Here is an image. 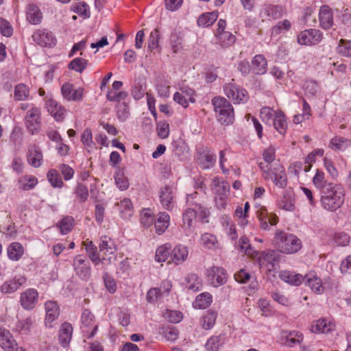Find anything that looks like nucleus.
Here are the masks:
<instances>
[{"instance_id": "44", "label": "nucleus", "mask_w": 351, "mask_h": 351, "mask_svg": "<svg viewBox=\"0 0 351 351\" xmlns=\"http://www.w3.org/2000/svg\"><path fill=\"white\" fill-rule=\"evenodd\" d=\"M83 245L85 247L86 251L90 258V259L93 261L95 265H98L101 261V258L99 255L97 253V248L93 244V241L87 239L82 243Z\"/></svg>"}, {"instance_id": "10", "label": "nucleus", "mask_w": 351, "mask_h": 351, "mask_svg": "<svg viewBox=\"0 0 351 351\" xmlns=\"http://www.w3.org/2000/svg\"><path fill=\"white\" fill-rule=\"evenodd\" d=\"M40 110L36 107L29 109L25 117V126L29 133L36 134L40 129Z\"/></svg>"}, {"instance_id": "41", "label": "nucleus", "mask_w": 351, "mask_h": 351, "mask_svg": "<svg viewBox=\"0 0 351 351\" xmlns=\"http://www.w3.org/2000/svg\"><path fill=\"white\" fill-rule=\"evenodd\" d=\"M30 97V88L25 84L20 83L14 86V99L15 101H26Z\"/></svg>"}, {"instance_id": "16", "label": "nucleus", "mask_w": 351, "mask_h": 351, "mask_svg": "<svg viewBox=\"0 0 351 351\" xmlns=\"http://www.w3.org/2000/svg\"><path fill=\"white\" fill-rule=\"evenodd\" d=\"M27 278L24 275H16L13 278L5 280L0 287L1 293L8 294L15 293L21 287L25 285Z\"/></svg>"}, {"instance_id": "45", "label": "nucleus", "mask_w": 351, "mask_h": 351, "mask_svg": "<svg viewBox=\"0 0 351 351\" xmlns=\"http://www.w3.org/2000/svg\"><path fill=\"white\" fill-rule=\"evenodd\" d=\"M7 253L10 259L19 261L24 253V249L20 243L14 242L8 246Z\"/></svg>"}, {"instance_id": "49", "label": "nucleus", "mask_w": 351, "mask_h": 351, "mask_svg": "<svg viewBox=\"0 0 351 351\" xmlns=\"http://www.w3.org/2000/svg\"><path fill=\"white\" fill-rule=\"evenodd\" d=\"M81 141L88 152H93L95 147V143L93 141V135L90 129L86 128L81 136Z\"/></svg>"}, {"instance_id": "19", "label": "nucleus", "mask_w": 351, "mask_h": 351, "mask_svg": "<svg viewBox=\"0 0 351 351\" xmlns=\"http://www.w3.org/2000/svg\"><path fill=\"white\" fill-rule=\"evenodd\" d=\"M77 276L82 279H86L90 276V266L89 262L82 256L75 257L73 263Z\"/></svg>"}, {"instance_id": "60", "label": "nucleus", "mask_w": 351, "mask_h": 351, "mask_svg": "<svg viewBox=\"0 0 351 351\" xmlns=\"http://www.w3.org/2000/svg\"><path fill=\"white\" fill-rule=\"evenodd\" d=\"M87 66V60L82 58H74L69 64V69L82 73Z\"/></svg>"}, {"instance_id": "12", "label": "nucleus", "mask_w": 351, "mask_h": 351, "mask_svg": "<svg viewBox=\"0 0 351 351\" xmlns=\"http://www.w3.org/2000/svg\"><path fill=\"white\" fill-rule=\"evenodd\" d=\"M102 260L108 261L111 263L114 259L117 247L114 241L108 236H102L99 245Z\"/></svg>"}, {"instance_id": "31", "label": "nucleus", "mask_w": 351, "mask_h": 351, "mask_svg": "<svg viewBox=\"0 0 351 351\" xmlns=\"http://www.w3.org/2000/svg\"><path fill=\"white\" fill-rule=\"evenodd\" d=\"M272 125L280 134L285 135L286 134L288 125L287 117L282 111L276 110L274 112Z\"/></svg>"}, {"instance_id": "11", "label": "nucleus", "mask_w": 351, "mask_h": 351, "mask_svg": "<svg viewBox=\"0 0 351 351\" xmlns=\"http://www.w3.org/2000/svg\"><path fill=\"white\" fill-rule=\"evenodd\" d=\"M39 293L36 289L28 288L20 293L19 303L26 311L33 310L37 305Z\"/></svg>"}, {"instance_id": "63", "label": "nucleus", "mask_w": 351, "mask_h": 351, "mask_svg": "<svg viewBox=\"0 0 351 351\" xmlns=\"http://www.w3.org/2000/svg\"><path fill=\"white\" fill-rule=\"evenodd\" d=\"M258 307L261 311V314L263 316L269 317L271 316L274 311L273 310V308L270 305L269 302L266 299H260L258 300Z\"/></svg>"}, {"instance_id": "1", "label": "nucleus", "mask_w": 351, "mask_h": 351, "mask_svg": "<svg viewBox=\"0 0 351 351\" xmlns=\"http://www.w3.org/2000/svg\"><path fill=\"white\" fill-rule=\"evenodd\" d=\"M262 178L265 181L271 182L278 189H284L288 183L287 175L285 167L280 163H259Z\"/></svg>"}, {"instance_id": "33", "label": "nucleus", "mask_w": 351, "mask_h": 351, "mask_svg": "<svg viewBox=\"0 0 351 351\" xmlns=\"http://www.w3.org/2000/svg\"><path fill=\"white\" fill-rule=\"evenodd\" d=\"M280 278L284 282L294 286H298L304 280V276L291 271H282L279 274Z\"/></svg>"}, {"instance_id": "38", "label": "nucleus", "mask_w": 351, "mask_h": 351, "mask_svg": "<svg viewBox=\"0 0 351 351\" xmlns=\"http://www.w3.org/2000/svg\"><path fill=\"white\" fill-rule=\"evenodd\" d=\"M38 178L32 175H25L21 177L17 182L19 189L29 191L33 189L38 184Z\"/></svg>"}, {"instance_id": "40", "label": "nucleus", "mask_w": 351, "mask_h": 351, "mask_svg": "<svg viewBox=\"0 0 351 351\" xmlns=\"http://www.w3.org/2000/svg\"><path fill=\"white\" fill-rule=\"evenodd\" d=\"M199 243L208 250H215L219 247V243L215 235L211 233H204L201 235Z\"/></svg>"}, {"instance_id": "17", "label": "nucleus", "mask_w": 351, "mask_h": 351, "mask_svg": "<svg viewBox=\"0 0 351 351\" xmlns=\"http://www.w3.org/2000/svg\"><path fill=\"white\" fill-rule=\"evenodd\" d=\"M206 276L211 285L217 287L226 283L227 274L226 271L220 267L213 266L207 269Z\"/></svg>"}, {"instance_id": "8", "label": "nucleus", "mask_w": 351, "mask_h": 351, "mask_svg": "<svg viewBox=\"0 0 351 351\" xmlns=\"http://www.w3.org/2000/svg\"><path fill=\"white\" fill-rule=\"evenodd\" d=\"M81 322V330L84 336L88 339L93 337L98 330V324L95 315L88 309H84L82 312Z\"/></svg>"}, {"instance_id": "48", "label": "nucleus", "mask_w": 351, "mask_h": 351, "mask_svg": "<svg viewBox=\"0 0 351 351\" xmlns=\"http://www.w3.org/2000/svg\"><path fill=\"white\" fill-rule=\"evenodd\" d=\"M226 341L225 334L212 336L206 343V348L208 350L217 351Z\"/></svg>"}, {"instance_id": "57", "label": "nucleus", "mask_w": 351, "mask_h": 351, "mask_svg": "<svg viewBox=\"0 0 351 351\" xmlns=\"http://www.w3.org/2000/svg\"><path fill=\"white\" fill-rule=\"evenodd\" d=\"M171 245L169 243L159 246L156 251L155 260L156 262H165L169 256Z\"/></svg>"}, {"instance_id": "35", "label": "nucleus", "mask_w": 351, "mask_h": 351, "mask_svg": "<svg viewBox=\"0 0 351 351\" xmlns=\"http://www.w3.org/2000/svg\"><path fill=\"white\" fill-rule=\"evenodd\" d=\"M304 278V280L303 282H304L305 285L309 287L315 293H321L323 291L324 288L322 285V280L314 273L306 274Z\"/></svg>"}, {"instance_id": "14", "label": "nucleus", "mask_w": 351, "mask_h": 351, "mask_svg": "<svg viewBox=\"0 0 351 351\" xmlns=\"http://www.w3.org/2000/svg\"><path fill=\"white\" fill-rule=\"evenodd\" d=\"M45 106L56 121L61 122L64 119L67 110L56 100L51 97H46Z\"/></svg>"}, {"instance_id": "64", "label": "nucleus", "mask_w": 351, "mask_h": 351, "mask_svg": "<svg viewBox=\"0 0 351 351\" xmlns=\"http://www.w3.org/2000/svg\"><path fill=\"white\" fill-rule=\"evenodd\" d=\"M115 184L121 191H125L129 187V180L123 173H117L114 176Z\"/></svg>"}, {"instance_id": "61", "label": "nucleus", "mask_w": 351, "mask_h": 351, "mask_svg": "<svg viewBox=\"0 0 351 351\" xmlns=\"http://www.w3.org/2000/svg\"><path fill=\"white\" fill-rule=\"evenodd\" d=\"M75 194L80 202H86L88 197V191L87 186L82 183H78L75 189Z\"/></svg>"}, {"instance_id": "4", "label": "nucleus", "mask_w": 351, "mask_h": 351, "mask_svg": "<svg viewBox=\"0 0 351 351\" xmlns=\"http://www.w3.org/2000/svg\"><path fill=\"white\" fill-rule=\"evenodd\" d=\"M274 241L280 252L284 254L295 253L302 247L301 241L296 236L281 230L276 231Z\"/></svg>"}, {"instance_id": "9", "label": "nucleus", "mask_w": 351, "mask_h": 351, "mask_svg": "<svg viewBox=\"0 0 351 351\" xmlns=\"http://www.w3.org/2000/svg\"><path fill=\"white\" fill-rule=\"evenodd\" d=\"M284 10L281 5L265 3L259 10V17L262 21L276 20L283 16Z\"/></svg>"}, {"instance_id": "32", "label": "nucleus", "mask_w": 351, "mask_h": 351, "mask_svg": "<svg viewBox=\"0 0 351 351\" xmlns=\"http://www.w3.org/2000/svg\"><path fill=\"white\" fill-rule=\"evenodd\" d=\"M170 224V216L166 212H160L158 214L157 219H154L156 232L158 234H162L168 228Z\"/></svg>"}, {"instance_id": "23", "label": "nucleus", "mask_w": 351, "mask_h": 351, "mask_svg": "<svg viewBox=\"0 0 351 351\" xmlns=\"http://www.w3.org/2000/svg\"><path fill=\"white\" fill-rule=\"evenodd\" d=\"M319 22L320 27L324 29H330L334 24L332 10L326 5L320 7L319 11Z\"/></svg>"}, {"instance_id": "46", "label": "nucleus", "mask_w": 351, "mask_h": 351, "mask_svg": "<svg viewBox=\"0 0 351 351\" xmlns=\"http://www.w3.org/2000/svg\"><path fill=\"white\" fill-rule=\"evenodd\" d=\"M212 301V295L208 292H204L196 297L193 305L195 308L205 309L210 305Z\"/></svg>"}, {"instance_id": "59", "label": "nucleus", "mask_w": 351, "mask_h": 351, "mask_svg": "<svg viewBox=\"0 0 351 351\" xmlns=\"http://www.w3.org/2000/svg\"><path fill=\"white\" fill-rule=\"evenodd\" d=\"M154 222V215L149 208H144L141 213V223L145 228L151 227Z\"/></svg>"}, {"instance_id": "26", "label": "nucleus", "mask_w": 351, "mask_h": 351, "mask_svg": "<svg viewBox=\"0 0 351 351\" xmlns=\"http://www.w3.org/2000/svg\"><path fill=\"white\" fill-rule=\"evenodd\" d=\"M204 212L203 207L198 204H193L192 207L186 208L182 214L184 227L191 229L193 222L195 219L199 212Z\"/></svg>"}, {"instance_id": "30", "label": "nucleus", "mask_w": 351, "mask_h": 351, "mask_svg": "<svg viewBox=\"0 0 351 351\" xmlns=\"http://www.w3.org/2000/svg\"><path fill=\"white\" fill-rule=\"evenodd\" d=\"M351 146V139L342 136H335L328 144V147L335 152H343Z\"/></svg>"}, {"instance_id": "21", "label": "nucleus", "mask_w": 351, "mask_h": 351, "mask_svg": "<svg viewBox=\"0 0 351 351\" xmlns=\"http://www.w3.org/2000/svg\"><path fill=\"white\" fill-rule=\"evenodd\" d=\"M0 346L4 351H17L19 346L9 330L0 328Z\"/></svg>"}, {"instance_id": "3", "label": "nucleus", "mask_w": 351, "mask_h": 351, "mask_svg": "<svg viewBox=\"0 0 351 351\" xmlns=\"http://www.w3.org/2000/svg\"><path fill=\"white\" fill-rule=\"evenodd\" d=\"M211 190L215 194V206L219 210L227 208L229 203L230 184L219 176L215 177L210 185Z\"/></svg>"}, {"instance_id": "2", "label": "nucleus", "mask_w": 351, "mask_h": 351, "mask_svg": "<svg viewBox=\"0 0 351 351\" xmlns=\"http://www.w3.org/2000/svg\"><path fill=\"white\" fill-rule=\"evenodd\" d=\"M321 204L324 209L335 211L344 202V191L339 185L330 184L327 189L321 191Z\"/></svg>"}, {"instance_id": "52", "label": "nucleus", "mask_w": 351, "mask_h": 351, "mask_svg": "<svg viewBox=\"0 0 351 351\" xmlns=\"http://www.w3.org/2000/svg\"><path fill=\"white\" fill-rule=\"evenodd\" d=\"M71 10L77 13L83 19H88L90 15L89 6L85 2H78L73 4Z\"/></svg>"}, {"instance_id": "42", "label": "nucleus", "mask_w": 351, "mask_h": 351, "mask_svg": "<svg viewBox=\"0 0 351 351\" xmlns=\"http://www.w3.org/2000/svg\"><path fill=\"white\" fill-rule=\"evenodd\" d=\"M47 179L52 187L62 189L64 183L58 171L56 169H50L47 173Z\"/></svg>"}, {"instance_id": "43", "label": "nucleus", "mask_w": 351, "mask_h": 351, "mask_svg": "<svg viewBox=\"0 0 351 351\" xmlns=\"http://www.w3.org/2000/svg\"><path fill=\"white\" fill-rule=\"evenodd\" d=\"M218 16L219 14L217 11L204 13L199 16L197 19V25L199 27H209L216 21Z\"/></svg>"}, {"instance_id": "55", "label": "nucleus", "mask_w": 351, "mask_h": 351, "mask_svg": "<svg viewBox=\"0 0 351 351\" xmlns=\"http://www.w3.org/2000/svg\"><path fill=\"white\" fill-rule=\"evenodd\" d=\"M337 51L343 57H351V40L341 39Z\"/></svg>"}, {"instance_id": "18", "label": "nucleus", "mask_w": 351, "mask_h": 351, "mask_svg": "<svg viewBox=\"0 0 351 351\" xmlns=\"http://www.w3.org/2000/svg\"><path fill=\"white\" fill-rule=\"evenodd\" d=\"M335 323L329 318H320L313 321L311 325V330L314 333L327 334L335 330Z\"/></svg>"}, {"instance_id": "39", "label": "nucleus", "mask_w": 351, "mask_h": 351, "mask_svg": "<svg viewBox=\"0 0 351 351\" xmlns=\"http://www.w3.org/2000/svg\"><path fill=\"white\" fill-rule=\"evenodd\" d=\"M253 72L256 75L264 74L267 71V62L261 54L256 55L252 61Z\"/></svg>"}, {"instance_id": "13", "label": "nucleus", "mask_w": 351, "mask_h": 351, "mask_svg": "<svg viewBox=\"0 0 351 351\" xmlns=\"http://www.w3.org/2000/svg\"><path fill=\"white\" fill-rule=\"evenodd\" d=\"M323 38V34L316 29H308L301 32L298 36V43L302 45H314Z\"/></svg>"}, {"instance_id": "62", "label": "nucleus", "mask_w": 351, "mask_h": 351, "mask_svg": "<svg viewBox=\"0 0 351 351\" xmlns=\"http://www.w3.org/2000/svg\"><path fill=\"white\" fill-rule=\"evenodd\" d=\"M33 324L34 319L32 317H28L24 319L19 320L17 322L16 330L18 332H27L29 331Z\"/></svg>"}, {"instance_id": "28", "label": "nucleus", "mask_w": 351, "mask_h": 351, "mask_svg": "<svg viewBox=\"0 0 351 351\" xmlns=\"http://www.w3.org/2000/svg\"><path fill=\"white\" fill-rule=\"evenodd\" d=\"M27 160L32 167H40L43 162V156L40 149L36 145L29 147L27 154Z\"/></svg>"}, {"instance_id": "27", "label": "nucleus", "mask_w": 351, "mask_h": 351, "mask_svg": "<svg viewBox=\"0 0 351 351\" xmlns=\"http://www.w3.org/2000/svg\"><path fill=\"white\" fill-rule=\"evenodd\" d=\"M257 215L261 222V228L263 230L268 229V223L271 226H275L278 222V218L276 215L273 213H268L267 210L265 208H261L257 212Z\"/></svg>"}, {"instance_id": "53", "label": "nucleus", "mask_w": 351, "mask_h": 351, "mask_svg": "<svg viewBox=\"0 0 351 351\" xmlns=\"http://www.w3.org/2000/svg\"><path fill=\"white\" fill-rule=\"evenodd\" d=\"M74 219L73 217L66 216L64 217L57 225L62 234H66L72 230L74 226Z\"/></svg>"}, {"instance_id": "36", "label": "nucleus", "mask_w": 351, "mask_h": 351, "mask_svg": "<svg viewBox=\"0 0 351 351\" xmlns=\"http://www.w3.org/2000/svg\"><path fill=\"white\" fill-rule=\"evenodd\" d=\"M276 204L278 208L286 211H293L295 209V199L292 195L285 191L283 196L277 199Z\"/></svg>"}, {"instance_id": "29", "label": "nucleus", "mask_w": 351, "mask_h": 351, "mask_svg": "<svg viewBox=\"0 0 351 351\" xmlns=\"http://www.w3.org/2000/svg\"><path fill=\"white\" fill-rule=\"evenodd\" d=\"M188 255L187 247L182 244L177 245L171 252V261L176 265H180L187 259Z\"/></svg>"}, {"instance_id": "50", "label": "nucleus", "mask_w": 351, "mask_h": 351, "mask_svg": "<svg viewBox=\"0 0 351 351\" xmlns=\"http://www.w3.org/2000/svg\"><path fill=\"white\" fill-rule=\"evenodd\" d=\"M313 184L316 189L320 190L321 191L324 189H327L328 186L331 183L327 182L326 180L325 179V174L323 171L317 169L316 173L313 178Z\"/></svg>"}, {"instance_id": "34", "label": "nucleus", "mask_w": 351, "mask_h": 351, "mask_svg": "<svg viewBox=\"0 0 351 351\" xmlns=\"http://www.w3.org/2000/svg\"><path fill=\"white\" fill-rule=\"evenodd\" d=\"M26 18L31 24L37 25L41 23L43 14L37 5L29 4L26 8Z\"/></svg>"}, {"instance_id": "54", "label": "nucleus", "mask_w": 351, "mask_h": 351, "mask_svg": "<svg viewBox=\"0 0 351 351\" xmlns=\"http://www.w3.org/2000/svg\"><path fill=\"white\" fill-rule=\"evenodd\" d=\"M117 206H119L122 217L126 218L132 215L133 206L130 199H123L120 202L117 203Z\"/></svg>"}, {"instance_id": "37", "label": "nucleus", "mask_w": 351, "mask_h": 351, "mask_svg": "<svg viewBox=\"0 0 351 351\" xmlns=\"http://www.w3.org/2000/svg\"><path fill=\"white\" fill-rule=\"evenodd\" d=\"M73 334V327L71 324L64 322L61 325L59 331V341L63 347H66L71 341Z\"/></svg>"}, {"instance_id": "58", "label": "nucleus", "mask_w": 351, "mask_h": 351, "mask_svg": "<svg viewBox=\"0 0 351 351\" xmlns=\"http://www.w3.org/2000/svg\"><path fill=\"white\" fill-rule=\"evenodd\" d=\"M217 319V313L214 311H208L202 318L201 324L203 328L209 330L212 328Z\"/></svg>"}, {"instance_id": "15", "label": "nucleus", "mask_w": 351, "mask_h": 351, "mask_svg": "<svg viewBox=\"0 0 351 351\" xmlns=\"http://www.w3.org/2000/svg\"><path fill=\"white\" fill-rule=\"evenodd\" d=\"M84 90L82 87L75 88L73 84L66 82L62 85L61 94L68 101H81L84 97Z\"/></svg>"}, {"instance_id": "6", "label": "nucleus", "mask_w": 351, "mask_h": 351, "mask_svg": "<svg viewBox=\"0 0 351 351\" xmlns=\"http://www.w3.org/2000/svg\"><path fill=\"white\" fill-rule=\"evenodd\" d=\"M280 255L274 250H265L258 256V264L262 271L275 272L279 267Z\"/></svg>"}, {"instance_id": "5", "label": "nucleus", "mask_w": 351, "mask_h": 351, "mask_svg": "<svg viewBox=\"0 0 351 351\" xmlns=\"http://www.w3.org/2000/svg\"><path fill=\"white\" fill-rule=\"evenodd\" d=\"M212 104L216 113L217 120L223 125H230L234 121V108L226 99L215 97L212 99Z\"/></svg>"}, {"instance_id": "24", "label": "nucleus", "mask_w": 351, "mask_h": 351, "mask_svg": "<svg viewBox=\"0 0 351 351\" xmlns=\"http://www.w3.org/2000/svg\"><path fill=\"white\" fill-rule=\"evenodd\" d=\"M46 316L45 319V326L51 328L53 327V322L58 319L60 311L56 302L47 301L45 302Z\"/></svg>"}, {"instance_id": "51", "label": "nucleus", "mask_w": 351, "mask_h": 351, "mask_svg": "<svg viewBox=\"0 0 351 351\" xmlns=\"http://www.w3.org/2000/svg\"><path fill=\"white\" fill-rule=\"evenodd\" d=\"M217 43L221 47H229L232 46L235 40V36L230 32H226L224 33H221L217 36H216Z\"/></svg>"}, {"instance_id": "7", "label": "nucleus", "mask_w": 351, "mask_h": 351, "mask_svg": "<svg viewBox=\"0 0 351 351\" xmlns=\"http://www.w3.org/2000/svg\"><path fill=\"white\" fill-rule=\"evenodd\" d=\"M223 92L234 104H245L249 99L247 91L232 82L223 85Z\"/></svg>"}, {"instance_id": "20", "label": "nucleus", "mask_w": 351, "mask_h": 351, "mask_svg": "<svg viewBox=\"0 0 351 351\" xmlns=\"http://www.w3.org/2000/svg\"><path fill=\"white\" fill-rule=\"evenodd\" d=\"M33 40L41 47H51L56 45V38L51 32L38 29L32 35Z\"/></svg>"}, {"instance_id": "47", "label": "nucleus", "mask_w": 351, "mask_h": 351, "mask_svg": "<svg viewBox=\"0 0 351 351\" xmlns=\"http://www.w3.org/2000/svg\"><path fill=\"white\" fill-rule=\"evenodd\" d=\"M185 286L189 290L197 292L202 288V280L197 274H190L185 278Z\"/></svg>"}, {"instance_id": "22", "label": "nucleus", "mask_w": 351, "mask_h": 351, "mask_svg": "<svg viewBox=\"0 0 351 351\" xmlns=\"http://www.w3.org/2000/svg\"><path fill=\"white\" fill-rule=\"evenodd\" d=\"M282 335L285 339L284 342L285 346L293 347L296 345H300L301 351H308L305 346L301 345L304 339V335L302 332L296 330L283 331Z\"/></svg>"}, {"instance_id": "56", "label": "nucleus", "mask_w": 351, "mask_h": 351, "mask_svg": "<svg viewBox=\"0 0 351 351\" xmlns=\"http://www.w3.org/2000/svg\"><path fill=\"white\" fill-rule=\"evenodd\" d=\"M216 162V156L215 154H207L202 156L198 159V164L203 169H208L213 167Z\"/></svg>"}, {"instance_id": "25", "label": "nucleus", "mask_w": 351, "mask_h": 351, "mask_svg": "<svg viewBox=\"0 0 351 351\" xmlns=\"http://www.w3.org/2000/svg\"><path fill=\"white\" fill-rule=\"evenodd\" d=\"M160 202L165 209L167 210H173L175 206V200L171 187L165 186L161 188L160 191Z\"/></svg>"}]
</instances>
